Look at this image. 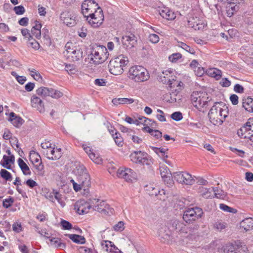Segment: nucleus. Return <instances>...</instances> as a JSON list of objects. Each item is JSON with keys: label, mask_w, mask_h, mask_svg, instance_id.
Here are the masks:
<instances>
[{"label": "nucleus", "mask_w": 253, "mask_h": 253, "mask_svg": "<svg viewBox=\"0 0 253 253\" xmlns=\"http://www.w3.org/2000/svg\"><path fill=\"white\" fill-rule=\"evenodd\" d=\"M228 116V110L222 102H215L208 113L210 122L213 125H221Z\"/></svg>", "instance_id": "obj_1"}, {"label": "nucleus", "mask_w": 253, "mask_h": 253, "mask_svg": "<svg viewBox=\"0 0 253 253\" xmlns=\"http://www.w3.org/2000/svg\"><path fill=\"white\" fill-rule=\"evenodd\" d=\"M127 57L121 54L112 59L108 65L109 72L114 75H121L124 71V68L128 64Z\"/></svg>", "instance_id": "obj_2"}, {"label": "nucleus", "mask_w": 253, "mask_h": 253, "mask_svg": "<svg viewBox=\"0 0 253 253\" xmlns=\"http://www.w3.org/2000/svg\"><path fill=\"white\" fill-rule=\"evenodd\" d=\"M191 100L193 106L200 111L207 107L211 98L205 91H194L191 95Z\"/></svg>", "instance_id": "obj_3"}, {"label": "nucleus", "mask_w": 253, "mask_h": 253, "mask_svg": "<svg viewBox=\"0 0 253 253\" xmlns=\"http://www.w3.org/2000/svg\"><path fill=\"white\" fill-rule=\"evenodd\" d=\"M128 77L136 82H143L149 79V75L144 67L140 66H134L129 69Z\"/></svg>", "instance_id": "obj_4"}, {"label": "nucleus", "mask_w": 253, "mask_h": 253, "mask_svg": "<svg viewBox=\"0 0 253 253\" xmlns=\"http://www.w3.org/2000/svg\"><path fill=\"white\" fill-rule=\"evenodd\" d=\"M91 60L95 64H101L106 61L109 56L107 48L103 45L97 46L92 48Z\"/></svg>", "instance_id": "obj_5"}, {"label": "nucleus", "mask_w": 253, "mask_h": 253, "mask_svg": "<svg viewBox=\"0 0 253 253\" xmlns=\"http://www.w3.org/2000/svg\"><path fill=\"white\" fill-rule=\"evenodd\" d=\"M130 160L134 163L144 166L150 167L152 164L150 157L148 154L141 151H134L129 156Z\"/></svg>", "instance_id": "obj_6"}, {"label": "nucleus", "mask_w": 253, "mask_h": 253, "mask_svg": "<svg viewBox=\"0 0 253 253\" xmlns=\"http://www.w3.org/2000/svg\"><path fill=\"white\" fill-rule=\"evenodd\" d=\"M182 225L180 222L174 220L171 222L170 227L164 226L161 227L158 230L159 235L161 238L169 240V237L172 235V232H180L182 230Z\"/></svg>", "instance_id": "obj_7"}, {"label": "nucleus", "mask_w": 253, "mask_h": 253, "mask_svg": "<svg viewBox=\"0 0 253 253\" xmlns=\"http://www.w3.org/2000/svg\"><path fill=\"white\" fill-rule=\"evenodd\" d=\"M89 25L93 28L99 27L104 20V14L102 9L97 7L94 13H90L85 17Z\"/></svg>", "instance_id": "obj_8"}, {"label": "nucleus", "mask_w": 253, "mask_h": 253, "mask_svg": "<svg viewBox=\"0 0 253 253\" xmlns=\"http://www.w3.org/2000/svg\"><path fill=\"white\" fill-rule=\"evenodd\" d=\"M203 214V210L200 208H189L184 211L183 219L186 223H190L201 218Z\"/></svg>", "instance_id": "obj_9"}, {"label": "nucleus", "mask_w": 253, "mask_h": 253, "mask_svg": "<svg viewBox=\"0 0 253 253\" xmlns=\"http://www.w3.org/2000/svg\"><path fill=\"white\" fill-rule=\"evenodd\" d=\"M60 19L69 27L75 26L78 21L77 16L74 13L69 11H63L60 14Z\"/></svg>", "instance_id": "obj_10"}, {"label": "nucleus", "mask_w": 253, "mask_h": 253, "mask_svg": "<svg viewBox=\"0 0 253 253\" xmlns=\"http://www.w3.org/2000/svg\"><path fill=\"white\" fill-rule=\"evenodd\" d=\"M174 179L178 183L192 185L194 183V180L192 176L188 173L183 172H175L173 173Z\"/></svg>", "instance_id": "obj_11"}, {"label": "nucleus", "mask_w": 253, "mask_h": 253, "mask_svg": "<svg viewBox=\"0 0 253 253\" xmlns=\"http://www.w3.org/2000/svg\"><path fill=\"white\" fill-rule=\"evenodd\" d=\"M98 4L93 0H85L82 4V13L84 17L87 16L90 13H94L92 9L96 10Z\"/></svg>", "instance_id": "obj_12"}, {"label": "nucleus", "mask_w": 253, "mask_h": 253, "mask_svg": "<svg viewBox=\"0 0 253 253\" xmlns=\"http://www.w3.org/2000/svg\"><path fill=\"white\" fill-rule=\"evenodd\" d=\"M77 181L81 187V189H83L85 192L88 193V188L91 185L90 177L88 173H84L82 175H78L77 177Z\"/></svg>", "instance_id": "obj_13"}, {"label": "nucleus", "mask_w": 253, "mask_h": 253, "mask_svg": "<svg viewBox=\"0 0 253 253\" xmlns=\"http://www.w3.org/2000/svg\"><path fill=\"white\" fill-rule=\"evenodd\" d=\"M117 175L120 178H124L126 181H132L135 178V172L131 169L126 168L125 169L120 168L117 171Z\"/></svg>", "instance_id": "obj_14"}, {"label": "nucleus", "mask_w": 253, "mask_h": 253, "mask_svg": "<svg viewBox=\"0 0 253 253\" xmlns=\"http://www.w3.org/2000/svg\"><path fill=\"white\" fill-rule=\"evenodd\" d=\"M90 209V205L84 200H79L74 205V210L79 214H84L87 213Z\"/></svg>", "instance_id": "obj_15"}, {"label": "nucleus", "mask_w": 253, "mask_h": 253, "mask_svg": "<svg viewBox=\"0 0 253 253\" xmlns=\"http://www.w3.org/2000/svg\"><path fill=\"white\" fill-rule=\"evenodd\" d=\"M122 39L123 45L129 48L135 46L137 44V38L132 33H130L128 35L123 36Z\"/></svg>", "instance_id": "obj_16"}, {"label": "nucleus", "mask_w": 253, "mask_h": 253, "mask_svg": "<svg viewBox=\"0 0 253 253\" xmlns=\"http://www.w3.org/2000/svg\"><path fill=\"white\" fill-rule=\"evenodd\" d=\"M94 210L104 214H109V213H112L113 212V209L111 208L110 206L104 201H99L95 206Z\"/></svg>", "instance_id": "obj_17"}, {"label": "nucleus", "mask_w": 253, "mask_h": 253, "mask_svg": "<svg viewBox=\"0 0 253 253\" xmlns=\"http://www.w3.org/2000/svg\"><path fill=\"white\" fill-rule=\"evenodd\" d=\"M187 25L189 27L192 28L195 30L203 29L205 27V24L202 21L197 17L189 18L188 20Z\"/></svg>", "instance_id": "obj_18"}, {"label": "nucleus", "mask_w": 253, "mask_h": 253, "mask_svg": "<svg viewBox=\"0 0 253 253\" xmlns=\"http://www.w3.org/2000/svg\"><path fill=\"white\" fill-rule=\"evenodd\" d=\"M173 74V72L171 69L167 70L162 72V75L159 76V79L164 84H169L173 78H176Z\"/></svg>", "instance_id": "obj_19"}, {"label": "nucleus", "mask_w": 253, "mask_h": 253, "mask_svg": "<svg viewBox=\"0 0 253 253\" xmlns=\"http://www.w3.org/2000/svg\"><path fill=\"white\" fill-rule=\"evenodd\" d=\"M8 120L16 127H20L24 123V120L20 117L17 116L14 112H11L9 114Z\"/></svg>", "instance_id": "obj_20"}, {"label": "nucleus", "mask_w": 253, "mask_h": 253, "mask_svg": "<svg viewBox=\"0 0 253 253\" xmlns=\"http://www.w3.org/2000/svg\"><path fill=\"white\" fill-rule=\"evenodd\" d=\"M250 124H251V121L249 119L247 122L238 130L237 134L241 138H244L245 135H251V127H249Z\"/></svg>", "instance_id": "obj_21"}, {"label": "nucleus", "mask_w": 253, "mask_h": 253, "mask_svg": "<svg viewBox=\"0 0 253 253\" xmlns=\"http://www.w3.org/2000/svg\"><path fill=\"white\" fill-rule=\"evenodd\" d=\"M240 227L245 231L253 229V218L251 217L246 218L240 222Z\"/></svg>", "instance_id": "obj_22"}, {"label": "nucleus", "mask_w": 253, "mask_h": 253, "mask_svg": "<svg viewBox=\"0 0 253 253\" xmlns=\"http://www.w3.org/2000/svg\"><path fill=\"white\" fill-rule=\"evenodd\" d=\"M146 191L148 194L151 196H157L158 195V193H160L161 192H163V193L165 194V190L164 189L160 190L158 187L154 186L153 184L146 185Z\"/></svg>", "instance_id": "obj_23"}, {"label": "nucleus", "mask_w": 253, "mask_h": 253, "mask_svg": "<svg viewBox=\"0 0 253 253\" xmlns=\"http://www.w3.org/2000/svg\"><path fill=\"white\" fill-rule=\"evenodd\" d=\"M242 106L247 111L253 113V98L250 97L243 98Z\"/></svg>", "instance_id": "obj_24"}, {"label": "nucleus", "mask_w": 253, "mask_h": 253, "mask_svg": "<svg viewBox=\"0 0 253 253\" xmlns=\"http://www.w3.org/2000/svg\"><path fill=\"white\" fill-rule=\"evenodd\" d=\"M83 58V51L80 49H74V52L70 55H68L67 58L73 62L78 61Z\"/></svg>", "instance_id": "obj_25"}, {"label": "nucleus", "mask_w": 253, "mask_h": 253, "mask_svg": "<svg viewBox=\"0 0 253 253\" xmlns=\"http://www.w3.org/2000/svg\"><path fill=\"white\" fill-rule=\"evenodd\" d=\"M159 14L163 18L169 20L174 19L175 17L174 13L167 8L160 9Z\"/></svg>", "instance_id": "obj_26"}, {"label": "nucleus", "mask_w": 253, "mask_h": 253, "mask_svg": "<svg viewBox=\"0 0 253 253\" xmlns=\"http://www.w3.org/2000/svg\"><path fill=\"white\" fill-rule=\"evenodd\" d=\"M41 28L42 24L39 21H36L35 25L31 29V35L35 36L37 39H40L41 37Z\"/></svg>", "instance_id": "obj_27"}, {"label": "nucleus", "mask_w": 253, "mask_h": 253, "mask_svg": "<svg viewBox=\"0 0 253 253\" xmlns=\"http://www.w3.org/2000/svg\"><path fill=\"white\" fill-rule=\"evenodd\" d=\"M49 241L50 242L48 244L54 248L63 249L66 247L65 244L61 242L60 238L52 237Z\"/></svg>", "instance_id": "obj_28"}, {"label": "nucleus", "mask_w": 253, "mask_h": 253, "mask_svg": "<svg viewBox=\"0 0 253 253\" xmlns=\"http://www.w3.org/2000/svg\"><path fill=\"white\" fill-rule=\"evenodd\" d=\"M73 242L77 244H84L85 243V238L81 235L77 234H66Z\"/></svg>", "instance_id": "obj_29"}, {"label": "nucleus", "mask_w": 253, "mask_h": 253, "mask_svg": "<svg viewBox=\"0 0 253 253\" xmlns=\"http://www.w3.org/2000/svg\"><path fill=\"white\" fill-rule=\"evenodd\" d=\"M50 154L52 155L51 157L47 156V158L51 160H57L59 159L62 156L61 149L53 148L50 151Z\"/></svg>", "instance_id": "obj_30"}, {"label": "nucleus", "mask_w": 253, "mask_h": 253, "mask_svg": "<svg viewBox=\"0 0 253 253\" xmlns=\"http://www.w3.org/2000/svg\"><path fill=\"white\" fill-rule=\"evenodd\" d=\"M18 163L20 168L21 169L24 175H31V172L29 167L21 158H19L18 159Z\"/></svg>", "instance_id": "obj_31"}, {"label": "nucleus", "mask_w": 253, "mask_h": 253, "mask_svg": "<svg viewBox=\"0 0 253 253\" xmlns=\"http://www.w3.org/2000/svg\"><path fill=\"white\" fill-rule=\"evenodd\" d=\"M239 249L238 246L233 244H227L222 248L223 253H235Z\"/></svg>", "instance_id": "obj_32"}, {"label": "nucleus", "mask_w": 253, "mask_h": 253, "mask_svg": "<svg viewBox=\"0 0 253 253\" xmlns=\"http://www.w3.org/2000/svg\"><path fill=\"white\" fill-rule=\"evenodd\" d=\"M30 160L34 165H36V163L38 164L41 162V161H42L41 157L39 153L34 151L30 152Z\"/></svg>", "instance_id": "obj_33"}, {"label": "nucleus", "mask_w": 253, "mask_h": 253, "mask_svg": "<svg viewBox=\"0 0 253 253\" xmlns=\"http://www.w3.org/2000/svg\"><path fill=\"white\" fill-rule=\"evenodd\" d=\"M31 103L33 107L39 108V107H43V103L42 100L39 97L34 95L31 97Z\"/></svg>", "instance_id": "obj_34"}, {"label": "nucleus", "mask_w": 253, "mask_h": 253, "mask_svg": "<svg viewBox=\"0 0 253 253\" xmlns=\"http://www.w3.org/2000/svg\"><path fill=\"white\" fill-rule=\"evenodd\" d=\"M212 191L214 192V196L218 199H224L226 194L222 190L217 187H213Z\"/></svg>", "instance_id": "obj_35"}, {"label": "nucleus", "mask_w": 253, "mask_h": 253, "mask_svg": "<svg viewBox=\"0 0 253 253\" xmlns=\"http://www.w3.org/2000/svg\"><path fill=\"white\" fill-rule=\"evenodd\" d=\"M63 95V93L60 91L52 88H49L48 96L55 99H58L61 97Z\"/></svg>", "instance_id": "obj_36"}, {"label": "nucleus", "mask_w": 253, "mask_h": 253, "mask_svg": "<svg viewBox=\"0 0 253 253\" xmlns=\"http://www.w3.org/2000/svg\"><path fill=\"white\" fill-rule=\"evenodd\" d=\"M49 89V88L43 86L39 87L36 90V93L42 98L46 97L48 96Z\"/></svg>", "instance_id": "obj_37"}, {"label": "nucleus", "mask_w": 253, "mask_h": 253, "mask_svg": "<svg viewBox=\"0 0 253 253\" xmlns=\"http://www.w3.org/2000/svg\"><path fill=\"white\" fill-rule=\"evenodd\" d=\"M221 71L216 68L210 69L208 71V74L212 77L219 80L221 77Z\"/></svg>", "instance_id": "obj_38"}, {"label": "nucleus", "mask_w": 253, "mask_h": 253, "mask_svg": "<svg viewBox=\"0 0 253 253\" xmlns=\"http://www.w3.org/2000/svg\"><path fill=\"white\" fill-rule=\"evenodd\" d=\"M77 177L78 175H83L84 173H88L85 167L81 164H79L76 166V169L75 170Z\"/></svg>", "instance_id": "obj_39"}, {"label": "nucleus", "mask_w": 253, "mask_h": 253, "mask_svg": "<svg viewBox=\"0 0 253 253\" xmlns=\"http://www.w3.org/2000/svg\"><path fill=\"white\" fill-rule=\"evenodd\" d=\"M34 167L37 170V175L40 176H43L44 175V166L42 163V162L37 165H35Z\"/></svg>", "instance_id": "obj_40"}, {"label": "nucleus", "mask_w": 253, "mask_h": 253, "mask_svg": "<svg viewBox=\"0 0 253 253\" xmlns=\"http://www.w3.org/2000/svg\"><path fill=\"white\" fill-rule=\"evenodd\" d=\"M116 144L118 146H123V138L122 137L121 134L118 131H116L115 132V135L113 137Z\"/></svg>", "instance_id": "obj_41"}, {"label": "nucleus", "mask_w": 253, "mask_h": 253, "mask_svg": "<svg viewBox=\"0 0 253 253\" xmlns=\"http://www.w3.org/2000/svg\"><path fill=\"white\" fill-rule=\"evenodd\" d=\"M177 46L178 47L182 48V49H184L185 50H186V51L191 54H194L195 52L194 48H191L190 46L187 45L184 42H178Z\"/></svg>", "instance_id": "obj_42"}, {"label": "nucleus", "mask_w": 253, "mask_h": 253, "mask_svg": "<svg viewBox=\"0 0 253 253\" xmlns=\"http://www.w3.org/2000/svg\"><path fill=\"white\" fill-rule=\"evenodd\" d=\"M0 175L6 181H10L12 180L11 174L5 169H1L0 170Z\"/></svg>", "instance_id": "obj_43"}, {"label": "nucleus", "mask_w": 253, "mask_h": 253, "mask_svg": "<svg viewBox=\"0 0 253 253\" xmlns=\"http://www.w3.org/2000/svg\"><path fill=\"white\" fill-rule=\"evenodd\" d=\"M152 150L156 153L160 157L162 158L166 154H167L168 149H165L163 148H158L155 147H152Z\"/></svg>", "instance_id": "obj_44"}, {"label": "nucleus", "mask_w": 253, "mask_h": 253, "mask_svg": "<svg viewBox=\"0 0 253 253\" xmlns=\"http://www.w3.org/2000/svg\"><path fill=\"white\" fill-rule=\"evenodd\" d=\"M42 34L43 35V37L44 39L46 41L45 43L47 44L48 46L51 44V39L49 35V32L47 29L43 28L42 30Z\"/></svg>", "instance_id": "obj_45"}, {"label": "nucleus", "mask_w": 253, "mask_h": 253, "mask_svg": "<svg viewBox=\"0 0 253 253\" xmlns=\"http://www.w3.org/2000/svg\"><path fill=\"white\" fill-rule=\"evenodd\" d=\"M14 202V200L13 198L9 196L8 198L3 200L2 206L5 209H8L12 205Z\"/></svg>", "instance_id": "obj_46"}, {"label": "nucleus", "mask_w": 253, "mask_h": 253, "mask_svg": "<svg viewBox=\"0 0 253 253\" xmlns=\"http://www.w3.org/2000/svg\"><path fill=\"white\" fill-rule=\"evenodd\" d=\"M73 45L71 42H67L65 45V48H66V52H64V54L66 57H68V55H70L71 54H72V53L74 52V49H75V48H74L73 47Z\"/></svg>", "instance_id": "obj_47"}, {"label": "nucleus", "mask_w": 253, "mask_h": 253, "mask_svg": "<svg viewBox=\"0 0 253 253\" xmlns=\"http://www.w3.org/2000/svg\"><path fill=\"white\" fill-rule=\"evenodd\" d=\"M28 70L31 72V76H32L35 80L40 81L42 80L40 74L35 69H29Z\"/></svg>", "instance_id": "obj_48"}, {"label": "nucleus", "mask_w": 253, "mask_h": 253, "mask_svg": "<svg viewBox=\"0 0 253 253\" xmlns=\"http://www.w3.org/2000/svg\"><path fill=\"white\" fill-rule=\"evenodd\" d=\"M219 208L222 211L228 212L235 213L236 212V210L224 204H220L219 205Z\"/></svg>", "instance_id": "obj_49"}, {"label": "nucleus", "mask_w": 253, "mask_h": 253, "mask_svg": "<svg viewBox=\"0 0 253 253\" xmlns=\"http://www.w3.org/2000/svg\"><path fill=\"white\" fill-rule=\"evenodd\" d=\"M160 170L162 177H165L167 175H172L169 169L166 166H162L160 168Z\"/></svg>", "instance_id": "obj_50"}, {"label": "nucleus", "mask_w": 253, "mask_h": 253, "mask_svg": "<svg viewBox=\"0 0 253 253\" xmlns=\"http://www.w3.org/2000/svg\"><path fill=\"white\" fill-rule=\"evenodd\" d=\"M173 176V174L172 175L170 174L167 175L165 177H162L166 184L168 185V187L172 186L173 184V181L172 178Z\"/></svg>", "instance_id": "obj_51"}, {"label": "nucleus", "mask_w": 253, "mask_h": 253, "mask_svg": "<svg viewBox=\"0 0 253 253\" xmlns=\"http://www.w3.org/2000/svg\"><path fill=\"white\" fill-rule=\"evenodd\" d=\"M182 57V55L180 53H173L169 57V61L172 62H176L178 59Z\"/></svg>", "instance_id": "obj_52"}, {"label": "nucleus", "mask_w": 253, "mask_h": 253, "mask_svg": "<svg viewBox=\"0 0 253 253\" xmlns=\"http://www.w3.org/2000/svg\"><path fill=\"white\" fill-rule=\"evenodd\" d=\"M171 118L175 121H179L183 118L182 114L180 112H175L171 115Z\"/></svg>", "instance_id": "obj_53"}, {"label": "nucleus", "mask_w": 253, "mask_h": 253, "mask_svg": "<svg viewBox=\"0 0 253 253\" xmlns=\"http://www.w3.org/2000/svg\"><path fill=\"white\" fill-rule=\"evenodd\" d=\"M61 225L64 230H70L72 228V224L65 220H62L61 221Z\"/></svg>", "instance_id": "obj_54"}, {"label": "nucleus", "mask_w": 253, "mask_h": 253, "mask_svg": "<svg viewBox=\"0 0 253 253\" xmlns=\"http://www.w3.org/2000/svg\"><path fill=\"white\" fill-rule=\"evenodd\" d=\"M89 157L96 164H100L101 163V159L98 156H96L93 152H91L89 154Z\"/></svg>", "instance_id": "obj_55"}, {"label": "nucleus", "mask_w": 253, "mask_h": 253, "mask_svg": "<svg viewBox=\"0 0 253 253\" xmlns=\"http://www.w3.org/2000/svg\"><path fill=\"white\" fill-rule=\"evenodd\" d=\"M187 238L191 241H197V239L199 238L198 232H189Z\"/></svg>", "instance_id": "obj_56"}, {"label": "nucleus", "mask_w": 253, "mask_h": 253, "mask_svg": "<svg viewBox=\"0 0 253 253\" xmlns=\"http://www.w3.org/2000/svg\"><path fill=\"white\" fill-rule=\"evenodd\" d=\"M13 10L17 15H22L25 12V9L22 5L15 6Z\"/></svg>", "instance_id": "obj_57"}, {"label": "nucleus", "mask_w": 253, "mask_h": 253, "mask_svg": "<svg viewBox=\"0 0 253 253\" xmlns=\"http://www.w3.org/2000/svg\"><path fill=\"white\" fill-rule=\"evenodd\" d=\"M2 160H3L4 162H6L7 164H9L10 163L13 164L15 161V157L13 155H10V156L4 155L3 156Z\"/></svg>", "instance_id": "obj_58"}, {"label": "nucleus", "mask_w": 253, "mask_h": 253, "mask_svg": "<svg viewBox=\"0 0 253 253\" xmlns=\"http://www.w3.org/2000/svg\"><path fill=\"white\" fill-rule=\"evenodd\" d=\"M113 229L116 231H122L124 229V223L119 221L113 226Z\"/></svg>", "instance_id": "obj_59"}, {"label": "nucleus", "mask_w": 253, "mask_h": 253, "mask_svg": "<svg viewBox=\"0 0 253 253\" xmlns=\"http://www.w3.org/2000/svg\"><path fill=\"white\" fill-rule=\"evenodd\" d=\"M28 43L35 49H38L40 46L39 43L35 39H33L32 37L30 41H29Z\"/></svg>", "instance_id": "obj_60"}, {"label": "nucleus", "mask_w": 253, "mask_h": 253, "mask_svg": "<svg viewBox=\"0 0 253 253\" xmlns=\"http://www.w3.org/2000/svg\"><path fill=\"white\" fill-rule=\"evenodd\" d=\"M149 39L150 42L153 43H156L158 42L160 40L159 36L155 34H150Z\"/></svg>", "instance_id": "obj_61"}, {"label": "nucleus", "mask_w": 253, "mask_h": 253, "mask_svg": "<svg viewBox=\"0 0 253 253\" xmlns=\"http://www.w3.org/2000/svg\"><path fill=\"white\" fill-rule=\"evenodd\" d=\"M110 249H109V253H123L112 242L110 244Z\"/></svg>", "instance_id": "obj_62"}, {"label": "nucleus", "mask_w": 253, "mask_h": 253, "mask_svg": "<svg viewBox=\"0 0 253 253\" xmlns=\"http://www.w3.org/2000/svg\"><path fill=\"white\" fill-rule=\"evenodd\" d=\"M22 226L20 223L14 222L12 225V229L15 232L19 233L22 231Z\"/></svg>", "instance_id": "obj_63"}, {"label": "nucleus", "mask_w": 253, "mask_h": 253, "mask_svg": "<svg viewBox=\"0 0 253 253\" xmlns=\"http://www.w3.org/2000/svg\"><path fill=\"white\" fill-rule=\"evenodd\" d=\"M78 35L81 38H85L87 33V30L86 28L84 27H82L78 31Z\"/></svg>", "instance_id": "obj_64"}]
</instances>
